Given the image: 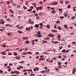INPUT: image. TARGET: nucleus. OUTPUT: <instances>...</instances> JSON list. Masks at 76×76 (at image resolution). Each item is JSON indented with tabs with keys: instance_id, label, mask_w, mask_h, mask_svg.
Masks as SVG:
<instances>
[{
	"instance_id": "1",
	"label": "nucleus",
	"mask_w": 76,
	"mask_h": 76,
	"mask_svg": "<svg viewBox=\"0 0 76 76\" xmlns=\"http://www.w3.org/2000/svg\"><path fill=\"white\" fill-rule=\"evenodd\" d=\"M37 37H38V38H40V37H41L42 36H41V32L38 31L37 32Z\"/></svg>"
},
{
	"instance_id": "55",
	"label": "nucleus",
	"mask_w": 76,
	"mask_h": 76,
	"mask_svg": "<svg viewBox=\"0 0 76 76\" xmlns=\"http://www.w3.org/2000/svg\"><path fill=\"white\" fill-rule=\"evenodd\" d=\"M27 74H28V73H27V72H25L24 73V75H27Z\"/></svg>"
},
{
	"instance_id": "37",
	"label": "nucleus",
	"mask_w": 76,
	"mask_h": 76,
	"mask_svg": "<svg viewBox=\"0 0 76 76\" xmlns=\"http://www.w3.org/2000/svg\"><path fill=\"white\" fill-rule=\"evenodd\" d=\"M54 29H57V26H56V25H55L54 26Z\"/></svg>"
},
{
	"instance_id": "34",
	"label": "nucleus",
	"mask_w": 76,
	"mask_h": 76,
	"mask_svg": "<svg viewBox=\"0 0 76 76\" xmlns=\"http://www.w3.org/2000/svg\"><path fill=\"white\" fill-rule=\"evenodd\" d=\"M7 4H10V1H7Z\"/></svg>"
},
{
	"instance_id": "27",
	"label": "nucleus",
	"mask_w": 76,
	"mask_h": 76,
	"mask_svg": "<svg viewBox=\"0 0 76 76\" xmlns=\"http://www.w3.org/2000/svg\"><path fill=\"white\" fill-rule=\"evenodd\" d=\"M27 54H32V53L30 52H28L27 53Z\"/></svg>"
},
{
	"instance_id": "9",
	"label": "nucleus",
	"mask_w": 76,
	"mask_h": 76,
	"mask_svg": "<svg viewBox=\"0 0 76 76\" xmlns=\"http://www.w3.org/2000/svg\"><path fill=\"white\" fill-rule=\"evenodd\" d=\"M39 25H37V24H35L34 25V27H35V28H39Z\"/></svg>"
},
{
	"instance_id": "59",
	"label": "nucleus",
	"mask_w": 76,
	"mask_h": 76,
	"mask_svg": "<svg viewBox=\"0 0 76 76\" xmlns=\"http://www.w3.org/2000/svg\"><path fill=\"white\" fill-rule=\"evenodd\" d=\"M11 70H12V69H11V68H10V69H8V71L9 72H10V71H11Z\"/></svg>"
},
{
	"instance_id": "2",
	"label": "nucleus",
	"mask_w": 76,
	"mask_h": 76,
	"mask_svg": "<svg viewBox=\"0 0 76 76\" xmlns=\"http://www.w3.org/2000/svg\"><path fill=\"white\" fill-rule=\"evenodd\" d=\"M26 71L28 72H31V73H33V71H32V69H31L28 70L26 69H24V70L23 71V72H26Z\"/></svg>"
},
{
	"instance_id": "40",
	"label": "nucleus",
	"mask_w": 76,
	"mask_h": 76,
	"mask_svg": "<svg viewBox=\"0 0 76 76\" xmlns=\"http://www.w3.org/2000/svg\"><path fill=\"white\" fill-rule=\"evenodd\" d=\"M27 11H32V9H29L28 10H27Z\"/></svg>"
},
{
	"instance_id": "48",
	"label": "nucleus",
	"mask_w": 76,
	"mask_h": 76,
	"mask_svg": "<svg viewBox=\"0 0 76 76\" xmlns=\"http://www.w3.org/2000/svg\"><path fill=\"white\" fill-rule=\"evenodd\" d=\"M60 18L61 19H63V18H64V17H63V16H61V17H60Z\"/></svg>"
},
{
	"instance_id": "14",
	"label": "nucleus",
	"mask_w": 76,
	"mask_h": 76,
	"mask_svg": "<svg viewBox=\"0 0 76 76\" xmlns=\"http://www.w3.org/2000/svg\"><path fill=\"white\" fill-rule=\"evenodd\" d=\"M69 1H65V4H69Z\"/></svg>"
},
{
	"instance_id": "50",
	"label": "nucleus",
	"mask_w": 76,
	"mask_h": 76,
	"mask_svg": "<svg viewBox=\"0 0 76 76\" xmlns=\"http://www.w3.org/2000/svg\"><path fill=\"white\" fill-rule=\"evenodd\" d=\"M50 9L51 10H54V8H53V7L51 8Z\"/></svg>"
},
{
	"instance_id": "43",
	"label": "nucleus",
	"mask_w": 76,
	"mask_h": 76,
	"mask_svg": "<svg viewBox=\"0 0 76 76\" xmlns=\"http://www.w3.org/2000/svg\"><path fill=\"white\" fill-rule=\"evenodd\" d=\"M17 7H18V8H20V5H17Z\"/></svg>"
},
{
	"instance_id": "49",
	"label": "nucleus",
	"mask_w": 76,
	"mask_h": 76,
	"mask_svg": "<svg viewBox=\"0 0 76 76\" xmlns=\"http://www.w3.org/2000/svg\"><path fill=\"white\" fill-rule=\"evenodd\" d=\"M45 72H46V71H42L41 73H44Z\"/></svg>"
},
{
	"instance_id": "63",
	"label": "nucleus",
	"mask_w": 76,
	"mask_h": 76,
	"mask_svg": "<svg viewBox=\"0 0 76 76\" xmlns=\"http://www.w3.org/2000/svg\"><path fill=\"white\" fill-rule=\"evenodd\" d=\"M21 51H22V49H20L19 50V52H21Z\"/></svg>"
},
{
	"instance_id": "33",
	"label": "nucleus",
	"mask_w": 76,
	"mask_h": 76,
	"mask_svg": "<svg viewBox=\"0 0 76 76\" xmlns=\"http://www.w3.org/2000/svg\"><path fill=\"white\" fill-rule=\"evenodd\" d=\"M35 75L33 74H30V76H34Z\"/></svg>"
},
{
	"instance_id": "10",
	"label": "nucleus",
	"mask_w": 76,
	"mask_h": 76,
	"mask_svg": "<svg viewBox=\"0 0 76 76\" xmlns=\"http://www.w3.org/2000/svg\"><path fill=\"white\" fill-rule=\"evenodd\" d=\"M1 54H3V55H4V56H6V53H5V52H2L1 53Z\"/></svg>"
},
{
	"instance_id": "51",
	"label": "nucleus",
	"mask_w": 76,
	"mask_h": 76,
	"mask_svg": "<svg viewBox=\"0 0 76 76\" xmlns=\"http://www.w3.org/2000/svg\"><path fill=\"white\" fill-rule=\"evenodd\" d=\"M59 11V12H61V11L62 10V9H59L58 10Z\"/></svg>"
},
{
	"instance_id": "6",
	"label": "nucleus",
	"mask_w": 76,
	"mask_h": 76,
	"mask_svg": "<svg viewBox=\"0 0 76 76\" xmlns=\"http://www.w3.org/2000/svg\"><path fill=\"white\" fill-rule=\"evenodd\" d=\"M48 36L50 37H54V35H53V34H48Z\"/></svg>"
},
{
	"instance_id": "31",
	"label": "nucleus",
	"mask_w": 76,
	"mask_h": 76,
	"mask_svg": "<svg viewBox=\"0 0 76 76\" xmlns=\"http://www.w3.org/2000/svg\"><path fill=\"white\" fill-rule=\"evenodd\" d=\"M15 58H16V59H17L18 60H19V59H20V57H16Z\"/></svg>"
},
{
	"instance_id": "54",
	"label": "nucleus",
	"mask_w": 76,
	"mask_h": 76,
	"mask_svg": "<svg viewBox=\"0 0 76 76\" xmlns=\"http://www.w3.org/2000/svg\"><path fill=\"white\" fill-rule=\"evenodd\" d=\"M8 55L9 56H11V55H12V53H8Z\"/></svg>"
},
{
	"instance_id": "58",
	"label": "nucleus",
	"mask_w": 76,
	"mask_h": 76,
	"mask_svg": "<svg viewBox=\"0 0 76 76\" xmlns=\"http://www.w3.org/2000/svg\"><path fill=\"white\" fill-rule=\"evenodd\" d=\"M34 41H35V42H37L38 40V39H35L34 40Z\"/></svg>"
},
{
	"instance_id": "24",
	"label": "nucleus",
	"mask_w": 76,
	"mask_h": 76,
	"mask_svg": "<svg viewBox=\"0 0 76 76\" xmlns=\"http://www.w3.org/2000/svg\"><path fill=\"white\" fill-rule=\"evenodd\" d=\"M25 63V62H24V61H23L20 62V63L21 64H22V63Z\"/></svg>"
},
{
	"instance_id": "57",
	"label": "nucleus",
	"mask_w": 76,
	"mask_h": 76,
	"mask_svg": "<svg viewBox=\"0 0 76 76\" xmlns=\"http://www.w3.org/2000/svg\"><path fill=\"white\" fill-rule=\"evenodd\" d=\"M7 66V64H5L4 65V66Z\"/></svg>"
},
{
	"instance_id": "18",
	"label": "nucleus",
	"mask_w": 76,
	"mask_h": 76,
	"mask_svg": "<svg viewBox=\"0 0 76 76\" xmlns=\"http://www.w3.org/2000/svg\"><path fill=\"white\" fill-rule=\"evenodd\" d=\"M26 31H30L29 28H28L27 27L26 28Z\"/></svg>"
},
{
	"instance_id": "39",
	"label": "nucleus",
	"mask_w": 76,
	"mask_h": 76,
	"mask_svg": "<svg viewBox=\"0 0 76 76\" xmlns=\"http://www.w3.org/2000/svg\"><path fill=\"white\" fill-rule=\"evenodd\" d=\"M0 73H3V71L1 70H0Z\"/></svg>"
},
{
	"instance_id": "32",
	"label": "nucleus",
	"mask_w": 76,
	"mask_h": 76,
	"mask_svg": "<svg viewBox=\"0 0 76 76\" xmlns=\"http://www.w3.org/2000/svg\"><path fill=\"white\" fill-rule=\"evenodd\" d=\"M18 55V54L17 53L15 52L14 53V56H16V55Z\"/></svg>"
},
{
	"instance_id": "12",
	"label": "nucleus",
	"mask_w": 76,
	"mask_h": 76,
	"mask_svg": "<svg viewBox=\"0 0 76 76\" xmlns=\"http://www.w3.org/2000/svg\"><path fill=\"white\" fill-rule=\"evenodd\" d=\"M23 39H28V37H23Z\"/></svg>"
},
{
	"instance_id": "35",
	"label": "nucleus",
	"mask_w": 76,
	"mask_h": 76,
	"mask_svg": "<svg viewBox=\"0 0 76 76\" xmlns=\"http://www.w3.org/2000/svg\"><path fill=\"white\" fill-rule=\"evenodd\" d=\"M39 25H40L41 26H43V24L42 23H39Z\"/></svg>"
},
{
	"instance_id": "38",
	"label": "nucleus",
	"mask_w": 76,
	"mask_h": 76,
	"mask_svg": "<svg viewBox=\"0 0 76 76\" xmlns=\"http://www.w3.org/2000/svg\"><path fill=\"white\" fill-rule=\"evenodd\" d=\"M60 3L61 4H63V1H60Z\"/></svg>"
},
{
	"instance_id": "11",
	"label": "nucleus",
	"mask_w": 76,
	"mask_h": 76,
	"mask_svg": "<svg viewBox=\"0 0 76 76\" xmlns=\"http://www.w3.org/2000/svg\"><path fill=\"white\" fill-rule=\"evenodd\" d=\"M14 72L15 73L17 74V75H18V74H19V73H20V72H19L17 71H15Z\"/></svg>"
},
{
	"instance_id": "62",
	"label": "nucleus",
	"mask_w": 76,
	"mask_h": 76,
	"mask_svg": "<svg viewBox=\"0 0 76 76\" xmlns=\"http://www.w3.org/2000/svg\"><path fill=\"white\" fill-rule=\"evenodd\" d=\"M43 43H47V42L45 41L44 40L43 41Z\"/></svg>"
},
{
	"instance_id": "64",
	"label": "nucleus",
	"mask_w": 76,
	"mask_h": 76,
	"mask_svg": "<svg viewBox=\"0 0 76 76\" xmlns=\"http://www.w3.org/2000/svg\"><path fill=\"white\" fill-rule=\"evenodd\" d=\"M17 69L18 70H20V68H17Z\"/></svg>"
},
{
	"instance_id": "56",
	"label": "nucleus",
	"mask_w": 76,
	"mask_h": 76,
	"mask_svg": "<svg viewBox=\"0 0 76 76\" xmlns=\"http://www.w3.org/2000/svg\"><path fill=\"white\" fill-rule=\"evenodd\" d=\"M28 43H29V41H27L26 42V44H28Z\"/></svg>"
},
{
	"instance_id": "60",
	"label": "nucleus",
	"mask_w": 76,
	"mask_h": 76,
	"mask_svg": "<svg viewBox=\"0 0 76 76\" xmlns=\"http://www.w3.org/2000/svg\"><path fill=\"white\" fill-rule=\"evenodd\" d=\"M28 1H26V5H28Z\"/></svg>"
},
{
	"instance_id": "61",
	"label": "nucleus",
	"mask_w": 76,
	"mask_h": 76,
	"mask_svg": "<svg viewBox=\"0 0 76 76\" xmlns=\"http://www.w3.org/2000/svg\"><path fill=\"white\" fill-rule=\"evenodd\" d=\"M46 72H47L48 73H49V72H50V69H48V70H47Z\"/></svg>"
},
{
	"instance_id": "52",
	"label": "nucleus",
	"mask_w": 76,
	"mask_h": 76,
	"mask_svg": "<svg viewBox=\"0 0 76 76\" xmlns=\"http://www.w3.org/2000/svg\"><path fill=\"white\" fill-rule=\"evenodd\" d=\"M10 16H11V17H12V18H14V15H11Z\"/></svg>"
},
{
	"instance_id": "45",
	"label": "nucleus",
	"mask_w": 76,
	"mask_h": 76,
	"mask_svg": "<svg viewBox=\"0 0 76 76\" xmlns=\"http://www.w3.org/2000/svg\"><path fill=\"white\" fill-rule=\"evenodd\" d=\"M39 9L40 10H42V8L41 7H39Z\"/></svg>"
},
{
	"instance_id": "13",
	"label": "nucleus",
	"mask_w": 76,
	"mask_h": 76,
	"mask_svg": "<svg viewBox=\"0 0 76 76\" xmlns=\"http://www.w3.org/2000/svg\"><path fill=\"white\" fill-rule=\"evenodd\" d=\"M31 42H33V43H32V45H34L35 44V43L34 42V40H33L31 41Z\"/></svg>"
},
{
	"instance_id": "28",
	"label": "nucleus",
	"mask_w": 76,
	"mask_h": 76,
	"mask_svg": "<svg viewBox=\"0 0 76 76\" xmlns=\"http://www.w3.org/2000/svg\"><path fill=\"white\" fill-rule=\"evenodd\" d=\"M64 26L65 28H67V25H64Z\"/></svg>"
},
{
	"instance_id": "22",
	"label": "nucleus",
	"mask_w": 76,
	"mask_h": 76,
	"mask_svg": "<svg viewBox=\"0 0 76 76\" xmlns=\"http://www.w3.org/2000/svg\"><path fill=\"white\" fill-rule=\"evenodd\" d=\"M49 29H50V25H47L46 26Z\"/></svg>"
},
{
	"instance_id": "17",
	"label": "nucleus",
	"mask_w": 76,
	"mask_h": 76,
	"mask_svg": "<svg viewBox=\"0 0 76 76\" xmlns=\"http://www.w3.org/2000/svg\"><path fill=\"white\" fill-rule=\"evenodd\" d=\"M51 31H52V32H57V30H51Z\"/></svg>"
},
{
	"instance_id": "8",
	"label": "nucleus",
	"mask_w": 76,
	"mask_h": 76,
	"mask_svg": "<svg viewBox=\"0 0 76 76\" xmlns=\"http://www.w3.org/2000/svg\"><path fill=\"white\" fill-rule=\"evenodd\" d=\"M76 68H74V69H73V70L72 71V72H73L72 74H75V72L76 71Z\"/></svg>"
},
{
	"instance_id": "26",
	"label": "nucleus",
	"mask_w": 76,
	"mask_h": 76,
	"mask_svg": "<svg viewBox=\"0 0 76 76\" xmlns=\"http://www.w3.org/2000/svg\"><path fill=\"white\" fill-rule=\"evenodd\" d=\"M58 29L59 30H61L62 29L61 27H59L58 28Z\"/></svg>"
},
{
	"instance_id": "53",
	"label": "nucleus",
	"mask_w": 76,
	"mask_h": 76,
	"mask_svg": "<svg viewBox=\"0 0 76 76\" xmlns=\"http://www.w3.org/2000/svg\"><path fill=\"white\" fill-rule=\"evenodd\" d=\"M27 54V53H23V54L24 55H25V54Z\"/></svg>"
},
{
	"instance_id": "41",
	"label": "nucleus",
	"mask_w": 76,
	"mask_h": 76,
	"mask_svg": "<svg viewBox=\"0 0 76 76\" xmlns=\"http://www.w3.org/2000/svg\"><path fill=\"white\" fill-rule=\"evenodd\" d=\"M39 60H44L45 59H43L42 58H39Z\"/></svg>"
},
{
	"instance_id": "15",
	"label": "nucleus",
	"mask_w": 76,
	"mask_h": 76,
	"mask_svg": "<svg viewBox=\"0 0 76 76\" xmlns=\"http://www.w3.org/2000/svg\"><path fill=\"white\" fill-rule=\"evenodd\" d=\"M6 20L8 22H10V19H9V18H7L6 19Z\"/></svg>"
},
{
	"instance_id": "16",
	"label": "nucleus",
	"mask_w": 76,
	"mask_h": 76,
	"mask_svg": "<svg viewBox=\"0 0 76 76\" xmlns=\"http://www.w3.org/2000/svg\"><path fill=\"white\" fill-rule=\"evenodd\" d=\"M18 33H19L20 34H22L23 32L22 31H20V30L18 31Z\"/></svg>"
},
{
	"instance_id": "46",
	"label": "nucleus",
	"mask_w": 76,
	"mask_h": 76,
	"mask_svg": "<svg viewBox=\"0 0 76 76\" xmlns=\"http://www.w3.org/2000/svg\"><path fill=\"white\" fill-rule=\"evenodd\" d=\"M19 67L20 68H21V69H22L23 68V66H20Z\"/></svg>"
},
{
	"instance_id": "25",
	"label": "nucleus",
	"mask_w": 76,
	"mask_h": 76,
	"mask_svg": "<svg viewBox=\"0 0 76 76\" xmlns=\"http://www.w3.org/2000/svg\"><path fill=\"white\" fill-rule=\"evenodd\" d=\"M75 19V16H73L71 18V19Z\"/></svg>"
},
{
	"instance_id": "29",
	"label": "nucleus",
	"mask_w": 76,
	"mask_h": 76,
	"mask_svg": "<svg viewBox=\"0 0 76 76\" xmlns=\"http://www.w3.org/2000/svg\"><path fill=\"white\" fill-rule=\"evenodd\" d=\"M71 7V6H70V5H69L67 7L68 9H69V8H70Z\"/></svg>"
},
{
	"instance_id": "20",
	"label": "nucleus",
	"mask_w": 76,
	"mask_h": 76,
	"mask_svg": "<svg viewBox=\"0 0 76 76\" xmlns=\"http://www.w3.org/2000/svg\"><path fill=\"white\" fill-rule=\"evenodd\" d=\"M19 29H22L23 28V26H20V27L19 28H18Z\"/></svg>"
},
{
	"instance_id": "44",
	"label": "nucleus",
	"mask_w": 76,
	"mask_h": 76,
	"mask_svg": "<svg viewBox=\"0 0 76 76\" xmlns=\"http://www.w3.org/2000/svg\"><path fill=\"white\" fill-rule=\"evenodd\" d=\"M39 19V17H37L36 19L37 20H38V19Z\"/></svg>"
},
{
	"instance_id": "42",
	"label": "nucleus",
	"mask_w": 76,
	"mask_h": 76,
	"mask_svg": "<svg viewBox=\"0 0 76 76\" xmlns=\"http://www.w3.org/2000/svg\"><path fill=\"white\" fill-rule=\"evenodd\" d=\"M6 45H2V47H6Z\"/></svg>"
},
{
	"instance_id": "7",
	"label": "nucleus",
	"mask_w": 76,
	"mask_h": 76,
	"mask_svg": "<svg viewBox=\"0 0 76 76\" xmlns=\"http://www.w3.org/2000/svg\"><path fill=\"white\" fill-rule=\"evenodd\" d=\"M58 64L59 66V67H61V64L60 63V62H58Z\"/></svg>"
},
{
	"instance_id": "5",
	"label": "nucleus",
	"mask_w": 76,
	"mask_h": 76,
	"mask_svg": "<svg viewBox=\"0 0 76 76\" xmlns=\"http://www.w3.org/2000/svg\"><path fill=\"white\" fill-rule=\"evenodd\" d=\"M67 11H66V12H64V15L65 17H67Z\"/></svg>"
},
{
	"instance_id": "3",
	"label": "nucleus",
	"mask_w": 76,
	"mask_h": 76,
	"mask_svg": "<svg viewBox=\"0 0 76 76\" xmlns=\"http://www.w3.org/2000/svg\"><path fill=\"white\" fill-rule=\"evenodd\" d=\"M29 23L30 24V25H33L34 23V22H31V19H29Z\"/></svg>"
},
{
	"instance_id": "23",
	"label": "nucleus",
	"mask_w": 76,
	"mask_h": 76,
	"mask_svg": "<svg viewBox=\"0 0 76 76\" xmlns=\"http://www.w3.org/2000/svg\"><path fill=\"white\" fill-rule=\"evenodd\" d=\"M33 28V27L32 26H31L29 28V30H31V29H32Z\"/></svg>"
},
{
	"instance_id": "4",
	"label": "nucleus",
	"mask_w": 76,
	"mask_h": 76,
	"mask_svg": "<svg viewBox=\"0 0 76 76\" xmlns=\"http://www.w3.org/2000/svg\"><path fill=\"white\" fill-rule=\"evenodd\" d=\"M58 4V2H54L52 3V5L53 6H56V5H57Z\"/></svg>"
},
{
	"instance_id": "36",
	"label": "nucleus",
	"mask_w": 76,
	"mask_h": 76,
	"mask_svg": "<svg viewBox=\"0 0 76 76\" xmlns=\"http://www.w3.org/2000/svg\"><path fill=\"white\" fill-rule=\"evenodd\" d=\"M23 8H24V9H27V8L25 6H24L23 7Z\"/></svg>"
},
{
	"instance_id": "30",
	"label": "nucleus",
	"mask_w": 76,
	"mask_h": 76,
	"mask_svg": "<svg viewBox=\"0 0 76 76\" xmlns=\"http://www.w3.org/2000/svg\"><path fill=\"white\" fill-rule=\"evenodd\" d=\"M60 37H61V35H60V34H58V38H60Z\"/></svg>"
},
{
	"instance_id": "19",
	"label": "nucleus",
	"mask_w": 76,
	"mask_h": 76,
	"mask_svg": "<svg viewBox=\"0 0 76 76\" xmlns=\"http://www.w3.org/2000/svg\"><path fill=\"white\" fill-rule=\"evenodd\" d=\"M5 26L7 27L8 26H10V25H9V24H5Z\"/></svg>"
},
{
	"instance_id": "47",
	"label": "nucleus",
	"mask_w": 76,
	"mask_h": 76,
	"mask_svg": "<svg viewBox=\"0 0 76 76\" xmlns=\"http://www.w3.org/2000/svg\"><path fill=\"white\" fill-rule=\"evenodd\" d=\"M69 51H70V50H68L66 51L65 52H66V53H67V52H69Z\"/></svg>"
},
{
	"instance_id": "21",
	"label": "nucleus",
	"mask_w": 76,
	"mask_h": 76,
	"mask_svg": "<svg viewBox=\"0 0 76 76\" xmlns=\"http://www.w3.org/2000/svg\"><path fill=\"white\" fill-rule=\"evenodd\" d=\"M51 12L52 13H56V11H55V10H54L53 11H51Z\"/></svg>"
}]
</instances>
